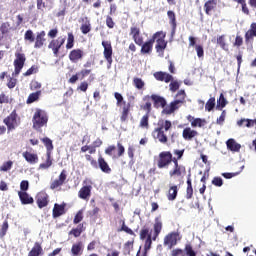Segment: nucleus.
<instances>
[{"label":"nucleus","instance_id":"obj_38","mask_svg":"<svg viewBox=\"0 0 256 256\" xmlns=\"http://www.w3.org/2000/svg\"><path fill=\"white\" fill-rule=\"evenodd\" d=\"M42 143H44L46 149H47V153H51V151H53V141H51V139L45 137L41 139Z\"/></svg>","mask_w":256,"mask_h":256},{"label":"nucleus","instance_id":"obj_64","mask_svg":"<svg viewBox=\"0 0 256 256\" xmlns=\"http://www.w3.org/2000/svg\"><path fill=\"white\" fill-rule=\"evenodd\" d=\"M172 256H184L183 251L181 249L172 250Z\"/></svg>","mask_w":256,"mask_h":256},{"label":"nucleus","instance_id":"obj_10","mask_svg":"<svg viewBox=\"0 0 256 256\" xmlns=\"http://www.w3.org/2000/svg\"><path fill=\"white\" fill-rule=\"evenodd\" d=\"M102 46L104 48V52H103L104 57H105L107 63H109V65H111L113 63V47L111 46V42L103 41Z\"/></svg>","mask_w":256,"mask_h":256},{"label":"nucleus","instance_id":"obj_21","mask_svg":"<svg viewBox=\"0 0 256 256\" xmlns=\"http://www.w3.org/2000/svg\"><path fill=\"white\" fill-rule=\"evenodd\" d=\"M226 145L227 149L233 153H239V151H241V144L237 143V141H235L233 138L228 139Z\"/></svg>","mask_w":256,"mask_h":256},{"label":"nucleus","instance_id":"obj_34","mask_svg":"<svg viewBox=\"0 0 256 256\" xmlns=\"http://www.w3.org/2000/svg\"><path fill=\"white\" fill-rule=\"evenodd\" d=\"M42 252H43V248H41V245L39 243H35L34 247L28 253V256H39L41 255Z\"/></svg>","mask_w":256,"mask_h":256},{"label":"nucleus","instance_id":"obj_48","mask_svg":"<svg viewBox=\"0 0 256 256\" xmlns=\"http://www.w3.org/2000/svg\"><path fill=\"white\" fill-rule=\"evenodd\" d=\"M9 229V222L5 220L2 224V228L0 231V237H3L4 235H7V230Z\"/></svg>","mask_w":256,"mask_h":256},{"label":"nucleus","instance_id":"obj_31","mask_svg":"<svg viewBox=\"0 0 256 256\" xmlns=\"http://www.w3.org/2000/svg\"><path fill=\"white\" fill-rule=\"evenodd\" d=\"M91 195V186H83L79 191L80 199H87Z\"/></svg>","mask_w":256,"mask_h":256},{"label":"nucleus","instance_id":"obj_18","mask_svg":"<svg viewBox=\"0 0 256 256\" xmlns=\"http://www.w3.org/2000/svg\"><path fill=\"white\" fill-rule=\"evenodd\" d=\"M152 137L157 139L160 143H167V135H165V132H163L161 128H156L152 132Z\"/></svg>","mask_w":256,"mask_h":256},{"label":"nucleus","instance_id":"obj_11","mask_svg":"<svg viewBox=\"0 0 256 256\" xmlns=\"http://www.w3.org/2000/svg\"><path fill=\"white\" fill-rule=\"evenodd\" d=\"M65 43V38H58L55 40H52L49 45L48 49H52L55 57L59 54V50L61 49V46Z\"/></svg>","mask_w":256,"mask_h":256},{"label":"nucleus","instance_id":"obj_55","mask_svg":"<svg viewBox=\"0 0 256 256\" xmlns=\"http://www.w3.org/2000/svg\"><path fill=\"white\" fill-rule=\"evenodd\" d=\"M212 185H215L216 187H221L223 185V179L221 177H215L212 180Z\"/></svg>","mask_w":256,"mask_h":256},{"label":"nucleus","instance_id":"obj_42","mask_svg":"<svg viewBox=\"0 0 256 256\" xmlns=\"http://www.w3.org/2000/svg\"><path fill=\"white\" fill-rule=\"evenodd\" d=\"M133 85L136 87V89L141 90L145 87V81H143L141 78H134Z\"/></svg>","mask_w":256,"mask_h":256},{"label":"nucleus","instance_id":"obj_36","mask_svg":"<svg viewBox=\"0 0 256 256\" xmlns=\"http://www.w3.org/2000/svg\"><path fill=\"white\" fill-rule=\"evenodd\" d=\"M172 127L171 121L169 120H159L158 122V129H165V131H169V129Z\"/></svg>","mask_w":256,"mask_h":256},{"label":"nucleus","instance_id":"obj_13","mask_svg":"<svg viewBox=\"0 0 256 256\" xmlns=\"http://www.w3.org/2000/svg\"><path fill=\"white\" fill-rule=\"evenodd\" d=\"M36 203L39 209H43V207H47L49 204V195L45 192H40L36 196Z\"/></svg>","mask_w":256,"mask_h":256},{"label":"nucleus","instance_id":"obj_22","mask_svg":"<svg viewBox=\"0 0 256 256\" xmlns=\"http://www.w3.org/2000/svg\"><path fill=\"white\" fill-rule=\"evenodd\" d=\"M198 133L197 131L191 129L190 127H187L182 132V137L186 141H191L194 137H197Z\"/></svg>","mask_w":256,"mask_h":256},{"label":"nucleus","instance_id":"obj_54","mask_svg":"<svg viewBox=\"0 0 256 256\" xmlns=\"http://www.w3.org/2000/svg\"><path fill=\"white\" fill-rule=\"evenodd\" d=\"M11 28V25H9V23H3L0 27V31L3 35H5V33H9V29Z\"/></svg>","mask_w":256,"mask_h":256},{"label":"nucleus","instance_id":"obj_56","mask_svg":"<svg viewBox=\"0 0 256 256\" xmlns=\"http://www.w3.org/2000/svg\"><path fill=\"white\" fill-rule=\"evenodd\" d=\"M81 221H83V210H80L74 218V223L76 224L81 223Z\"/></svg>","mask_w":256,"mask_h":256},{"label":"nucleus","instance_id":"obj_30","mask_svg":"<svg viewBox=\"0 0 256 256\" xmlns=\"http://www.w3.org/2000/svg\"><path fill=\"white\" fill-rule=\"evenodd\" d=\"M178 188L176 185L174 186H170L169 190H168V201H175V199H177V193H178Z\"/></svg>","mask_w":256,"mask_h":256},{"label":"nucleus","instance_id":"obj_19","mask_svg":"<svg viewBox=\"0 0 256 256\" xmlns=\"http://www.w3.org/2000/svg\"><path fill=\"white\" fill-rule=\"evenodd\" d=\"M80 23H82L80 30L82 31L83 35H87V33L91 31V20H89V17H82L80 19Z\"/></svg>","mask_w":256,"mask_h":256},{"label":"nucleus","instance_id":"obj_59","mask_svg":"<svg viewBox=\"0 0 256 256\" xmlns=\"http://www.w3.org/2000/svg\"><path fill=\"white\" fill-rule=\"evenodd\" d=\"M106 25L109 29H113V27H115V22H113V18H111V16H107Z\"/></svg>","mask_w":256,"mask_h":256},{"label":"nucleus","instance_id":"obj_49","mask_svg":"<svg viewBox=\"0 0 256 256\" xmlns=\"http://www.w3.org/2000/svg\"><path fill=\"white\" fill-rule=\"evenodd\" d=\"M118 147V153L113 155V159H117V157L123 156V153H125V147L121 145V143L117 144Z\"/></svg>","mask_w":256,"mask_h":256},{"label":"nucleus","instance_id":"obj_62","mask_svg":"<svg viewBox=\"0 0 256 256\" xmlns=\"http://www.w3.org/2000/svg\"><path fill=\"white\" fill-rule=\"evenodd\" d=\"M234 45H235L236 47H241V45H243V37H241V36H236Z\"/></svg>","mask_w":256,"mask_h":256},{"label":"nucleus","instance_id":"obj_27","mask_svg":"<svg viewBox=\"0 0 256 256\" xmlns=\"http://www.w3.org/2000/svg\"><path fill=\"white\" fill-rule=\"evenodd\" d=\"M18 195L20 197L22 205H29L33 203V197L29 196L27 192H19Z\"/></svg>","mask_w":256,"mask_h":256},{"label":"nucleus","instance_id":"obj_57","mask_svg":"<svg viewBox=\"0 0 256 256\" xmlns=\"http://www.w3.org/2000/svg\"><path fill=\"white\" fill-rule=\"evenodd\" d=\"M195 49H196L197 57H199V59H201V57H203V55H204L203 46L196 45Z\"/></svg>","mask_w":256,"mask_h":256},{"label":"nucleus","instance_id":"obj_43","mask_svg":"<svg viewBox=\"0 0 256 256\" xmlns=\"http://www.w3.org/2000/svg\"><path fill=\"white\" fill-rule=\"evenodd\" d=\"M167 15H168V19H170V24L172 25L173 29H175V27H177V21L175 19V12L170 10L167 12Z\"/></svg>","mask_w":256,"mask_h":256},{"label":"nucleus","instance_id":"obj_40","mask_svg":"<svg viewBox=\"0 0 256 256\" xmlns=\"http://www.w3.org/2000/svg\"><path fill=\"white\" fill-rule=\"evenodd\" d=\"M39 97H41V91H37L35 93H32L29 95L27 99V103H35V101L39 100Z\"/></svg>","mask_w":256,"mask_h":256},{"label":"nucleus","instance_id":"obj_51","mask_svg":"<svg viewBox=\"0 0 256 256\" xmlns=\"http://www.w3.org/2000/svg\"><path fill=\"white\" fill-rule=\"evenodd\" d=\"M87 89H89V83H87L86 81L81 82L80 85L77 87V91H82L83 93H85Z\"/></svg>","mask_w":256,"mask_h":256},{"label":"nucleus","instance_id":"obj_17","mask_svg":"<svg viewBox=\"0 0 256 256\" xmlns=\"http://www.w3.org/2000/svg\"><path fill=\"white\" fill-rule=\"evenodd\" d=\"M189 123H191V127H205L207 125V120L201 118H195L191 115L187 117Z\"/></svg>","mask_w":256,"mask_h":256},{"label":"nucleus","instance_id":"obj_8","mask_svg":"<svg viewBox=\"0 0 256 256\" xmlns=\"http://www.w3.org/2000/svg\"><path fill=\"white\" fill-rule=\"evenodd\" d=\"M179 239H181L179 237V233L171 232L164 237V246L168 247V249H173V247L177 245V241H179Z\"/></svg>","mask_w":256,"mask_h":256},{"label":"nucleus","instance_id":"obj_28","mask_svg":"<svg viewBox=\"0 0 256 256\" xmlns=\"http://www.w3.org/2000/svg\"><path fill=\"white\" fill-rule=\"evenodd\" d=\"M217 7V0H208L205 5L204 9L207 15H211L212 11Z\"/></svg>","mask_w":256,"mask_h":256},{"label":"nucleus","instance_id":"obj_24","mask_svg":"<svg viewBox=\"0 0 256 256\" xmlns=\"http://www.w3.org/2000/svg\"><path fill=\"white\" fill-rule=\"evenodd\" d=\"M45 44V31H41L37 33L34 47L35 49H41V47Z\"/></svg>","mask_w":256,"mask_h":256},{"label":"nucleus","instance_id":"obj_37","mask_svg":"<svg viewBox=\"0 0 256 256\" xmlns=\"http://www.w3.org/2000/svg\"><path fill=\"white\" fill-rule=\"evenodd\" d=\"M11 169H13V161L11 160L4 162L0 166V171H2V173H7V171H11Z\"/></svg>","mask_w":256,"mask_h":256},{"label":"nucleus","instance_id":"obj_35","mask_svg":"<svg viewBox=\"0 0 256 256\" xmlns=\"http://www.w3.org/2000/svg\"><path fill=\"white\" fill-rule=\"evenodd\" d=\"M52 165H53V160H51V152H47L46 162L41 163L39 165V169H42V170L49 169V167H51Z\"/></svg>","mask_w":256,"mask_h":256},{"label":"nucleus","instance_id":"obj_52","mask_svg":"<svg viewBox=\"0 0 256 256\" xmlns=\"http://www.w3.org/2000/svg\"><path fill=\"white\" fill-rule=\"evenodd\" d=\"M185 252H186V255H188V256H196L197 255L195 253V251L193 250V247L191 246V244H187L185 246Z\"/></svg>","mask_w":256,"mask_h":256},{"label":"nucleus","instance_id":"obj_16","mask_svg":"<svg viewBox=\"0 0 256 256\" xmlns=\"http://www.w3.org/2000/svg\"><path fill=\"white\" fill-rule=\"evenodd\" d=\"M141 31L137 27H132L130 31V35L133 37L136 45H143V37H141Z\"/></svg>","mask_w":256,"mask_h":256},{"label":"nucleus","instance_id":"obj_39","mask_svg":"<svg viewBox=\"0 0 256 256\" xmlns=\"http://www.w3.org/2000/svg\"><path fill=\"white\" fill-rule=\"evenodd\" d=\"M74 45H75V36L73 35V33L69 32L68 38H67L66 49H73Z\"/></svg>","mask_w":256,"mask_h":256},{"label":"nucleus","instance_id":"obj_46","mask_svg":"<svg viewBox=\"0 0 256 256\" xmlns=\"http://www.w3.org/2000/svg\"><path fill=\"white\" fill-rule=\"evenodd\" d=\"M131 251H133V242H127L124 245V255H131Z\"/></svg>","mask_w":256,"mask_h":256},{"label":"nucleus","instance_id":"obj_61","mask_svg":"<svg viewBox=\"0 0 256 256\" xmlns=\"http://www.w3.org/2000/svg\"><path fill=\"white\" fill-rule=\"evenodd\" d=\"M128 157L130 159H133V157H135V146L128 147Z\"/></svg>","mask_w":256,"mask_h":256},{"label":"nucleus","instance_id":"obj_6","mask_svg":"<svg viewBox=\"0 0 256 256\" xmlns=\"http://www.w3.org/2000/svg\"><path fill=\"white\" fill-rule=\"evenodd\" d=\"M165 36H166L165 32L159 31V32H156L152 37V40H154V43L156 42L157 53H163V51H165L167 47Z\"/></svg>","mask_w":256,"mask_h":256},{"label":"nucleus","instance_id":"obj_20","mask_svg":"<svg viewBox=\"0 0 256 256\" xmlns=\"http://www.w3.org/2000/svg\"><path fill=\"white\" fill-rule=\"evenodd\" d=\"M66 179H67V171L63 170L59 175V178L52 182L51 189H57V187H61V185L65 183Z\"/></svg>","mask_w":256,"mask_h":256},{"label":"nucleus","instance_id":"obj_32","mask_svg":"<svg viewBox=\"0 0 256 256\" xmlns=\"http://www.w3.org/2000/svg\"><path fill=\"white\" fill-rule=\"evenodd\" d=\"M98 164H99L101 171H103V173H111V168L109 167V164H107L105 159L100 157L98 159Z\"/></svg>","mask_w":256,"mask_h":256},{"label":"nucleus","instance_id":"obj_5","mask_svg":"<svg viewBox=\"0 0 256 256\" xmlns=\"http://www.w3.org/2000/svg\"><path fill=\"white\" fill-rule=\"evenodd\" d=\"M4 123L6 124L8 131H15V129L21 125V118H19L17 112L13 111L4 119Z\"/></svg>","mask_w":256,"mask_h":256},{"label":"nucleus","instance_id":"obj_14","mask_svg":"<svg viewBox=\"0 0 256 256\" xmlns=\"http://www.w3.org/2000/svg\"><path fill=\"white\" fill-rule=\"evenodd\" d=\"M185 173V167L179 166L177 160H174V169L169 172L170 177H181Z\"/></svg>","mask_w":256,"mask_h":256},{"label":"nucleus","instance_id":"obj_44","mask_svg":"<svg viewBox=\"0 0 256 256\" xmlns=\"http://www.w3.org/2000/svg\"><path fill=\"white\" fill-rule=\"evenodd\" d=\"M24 40L29 41V43H33L35 41V35L31 30H27L24 34Z\"/></svg>","mask_w":256,"mask_h":256},{"label":"nucleus","instance_id":"obj_47","mask_svg":"<svg viewBox=\"0 0 256 256\" xmlns=\"http://www.w3.org/2000/svg\"><path fill=\"white\" fill-rule=\"evenodd\" d=\"M128 117H129V106H124L120 119L122 122H125V121H127Z\"/></svg>","mask_w":256,"mask_h":256},{"label":"nucleus","instance_id":"obj_53","mask_svg":"<svg viewBox=\"0 0 256 256\" xmlns=\"http://www.w3.org/2000/svg\"><path fill=\"white\" fill-rule=\"evenodd\" d=\"M83 233L82 226H78L76 229H72L70 235H74V237H79Z\"/></svg>","mask_w":256,"mask_h":256},{"label":"nucleus","instance_id":"obj_23","mask_svg":"<svg viewBox=\"0 0 256 256\" xmlns=\"http://www.w3.org/2000/svg\"><path fill=\"white\" fill-rule=\"evenodd\" d=\"M69 59L72 61V63H77L79 59H83V52L81 49H74L70 52Z\"/></svg>","mask_w":256,"mask_h":256},{"label":"nucleus","instance_id":"obj_33","mask_svg":"<svg viewBox=\"0 0 256 256\" xmlns=\"http://www.w3.org/2000/svg\"><path fill=\"white\" fill-rule=\"evenodd\" d=\"M65 213V206L64 205H59L55 204L53 208V217H61Z\"/></svg>","mask_w":256,"mask_h":256},{"label":"nucleus","instance_id":"obj_63","mask_svg":"<svg viewBox=\"0 0 256 256\" xmlns=\"http://www.w3.org/2000/svg\"><path fill=\"white\" fill-rule=\"evenodd\" d=\"M179 89V82H171L170 83V91H177Z\"/></svg>","mask_w":256,"mask_h":256},{"label":"nucleus","instance_id":"obj_2","mask_svg":"<svg viewBox=\"0 0 256 256\" xmlns=\"http://www.w3.org/2000/svg\"><path fill=\"white\" fill-rule=\"evenodd\" d=\"M16 59L14 60V72L12 73V77H8V83L7 87L8 89H14L15 85H17V77L19 73H21V69L25 66V61H27V58H25V54L21 52L15 53Z\"/></svg>","mask_w":256,"mask_h":256},{"label":"nucleus","instance_id":"obj_7","mask_svg":"<svg viewBox=\"0 0 256 256\" xmlns=\"http://www.w3.org/2000/svg\"><path fill=\"white\" fill-rule=\"evenodd\" d=\"M256 37V22L250 25V28L244 35L245 45L248 49H253V43Z\"/></svg>","mask_w":256,"mask_h":256},{"label":"nucleus","instance_id":"obj_15","mask_svg":"<svg viewBox=\"0 0 256 256\" xmlns=\"http://www.w3.org/2000/svg\"><path fill=\"white\" fill-rule=\"evenodd\" d=\"M83 249H84L83 242H76L71 247L70 255L81 256L83 255Z\"/></svg>","mask_w":256,"mask_h":256},{"label":"nucleus","instance_id":"obj_12","mask_svg":"<svg viewBox=\"0 0 256 256\" xmlns=\"http://www.w3.org/2000/svg\"><path fill=\"white\" fill-rule=\"evenodd\" d=\"M22 157L25 159L26 163H29V165H37V163H39V156L37 153L25 151L22 153Z\"/></svg>","mask_w":256,"mask_h":256},{"label":"nucleus","instance_id":"obj_3","mask_svg":"<svg viewBox=\"0 0 256 256\" xmlns=\"http://www.w3.org/2000/svg\"><path fill=\"white\" fill-rule=\"evenodd\" d=\"M47 121H49L47 113L41 109H38L33 116V128L39 130L41 127H45V125H47Z\"/></svg>","mask_w":256,"mask_h":256},{"label":"nucleus","instance_id":"obj_9","mask_svg":"<svg viewBox=\"0 0 256 256\" xmlns=\"http://www.w3.org/2000/svg\"><path fill=\"white\" fill-rule=\"evenodd\" d=\"M171 161H173V155H171V152H161L158 160L159 169H165Z\"/></svg>","mask_w":256,"mask_h":256},{"label":"nucleus","instance_id":"obj_58","mask_svg":"<svg viewBox=\"0 0 256 256\" xmlns=\"http://www.w3.org/2000/svg\"><path fill=\"white\" fill-rule=\"evenodd\" d=\"M33 73H37V67L36 66H32L30 69H28L24 73V77H29V75H33Z\"/></svg>","mask_w":256,"mask_h":256},{"label":"nucleus","instance_id":"obj_25","mask_svg":"<svg viewBox=\"0 0 256 256\" xmlns=\"http://www.w3.org/2000/svg\"><path fill=\"white\" fill-rule=\"evenodd\" d=\"M154 77L157 81H165V83H169L173 79V76L165 72H156L154 73Z\"/></svg>","mask_w":256,"mask_h":256},{"label":"nucleus","instance_id":"obj_50","mask_svg":"<svg viewBox=\"0 0 256 256\" xmlns=\"http://www.w3.org/2000/svg\"><path fill=\"white\" fill-rule=\"evenodd\" d=\"M140 127H144L147 129L149 127V115H144L140 120Z\"/></svg>","mask_w":256,"mask_h":256},{"label":"nucleus","instance_id":"obj_60","mask_svg":"<svg viewBox=\"0 0 256 256\" xmlns=\"http://www.w3.org/2000/svg\"><path fill=\"white\" fill-rule=\"evenodd\" d=\"M20 189H21L22 191H27V189H29V181L23 180V181L20 183Z\"/></svg>","mask_w":256,"mask_h":256},{"label":"nucleus","instance_id":"obj_29","mask_svg":"<svg viewBox=\"0 0 256 256\" xmlns=\"http://www.w3.org/2000/svg\"><path fill=\"white\" fill-rule=\"evenodd\" d=\"M152 101H154L155 107H165L167 105V101L164 100L163 97L158 95L151 96Z\"/></svg>","mask_w":256,"mask_h":256},{"label":"nucleus","instance_id":"obj_45","mask_svg":"<svg viewBox=\"0 0 256 256\" xmlns=\"http://www.w3.org/2000/svg\"><path fill=\"white\" fill-rule=\"evenodd\" d=\"M214 108H215V98H210L205 105V109L206 111H213Z\"/></svg>","mask_w":256,"mask_h":256},{"label":"nucleus","instance_id":"obj_41","mask_svg":"<svg viewBox=\"0 0 256 256\" xmlns=\"http://www.w3.org/2000/svg\"><path fill=\"white\" fill-rule=\"evenodd\" d=\"M224 107H225V96L223 95V93H221L220 98L217 100L216 109L218 111H222Z\"/></svg>","mask_w":256,"mask_h":256},{"label":"nucleus","instance_id":"obj_26","mask_svg":"<svg viewBox=\"0 0 256 256\" xmlns=\"http://www.w3.org/2000/svg\"><path fill=\"white\" fill-rule=\"evenodd\" d=\"M153 43H154V40H152V39L145 42L142 45L141 53H143L144 55H149L151 53V51H153Z\"/></svg>","mask_w":256,"mask_h":256},{"label":"nucleus","instance_id":"obj_4","mask_svg":"<svg viewBox=\"0 0 256 256\" xmlns=\"http://www.w3.org/2000/svg\"><path fill=\"white\" fill-rule=\"evenodd\" d=\"M177 97L179 99L170 103V105L164 107L162 113H164L165 115H171V113H174L175 111H177V109H179V107H181V103H183V101H185V91L180 90L177 94Z\"/></svg>","mask_w":256,"mask_h":256},{"label":"nucleus","instance_id":"obj_1","mask_svg":"<svg viewBox=\"0 0 256 256\" xmlns=\"http://www.w3.org/2000/svg\"><path fill=\"white\" fill-rule=\"evenodd\" d=\"M161 229H163V222L161 221L160 217L155 218L154 223V232L153 230L144 227L140 231V239L145 241L144 249L145 251H149L151 249V245L157 237H159V233H161Z\"/></svg>","mask_w":256,"mask_h":256}]
</instances>
